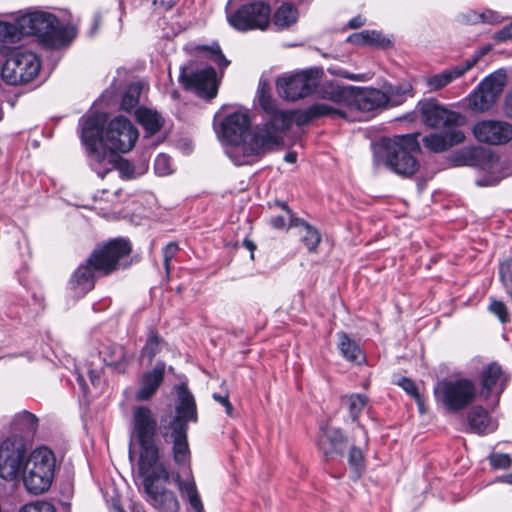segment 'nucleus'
<instances>
[{
	"mask_svg": "<svg viewBox=\"0 0 512 512\" xmlns=\"http://www.w3.org/2000/svg\"><path fill=\"white\" fill-rule=\"evenodd\" d=\"M248 114L241 111L227 115L221 123L220 135L228 144L226 154L237 166L249 165L283 142V133L289 127L284 114H275L263 124L250 129Z\"/></svg>",
	"mask_w": 512,
	"mask_h": 512,
	"instance_id": "1",
	"label": "nucleus"
},
{
	"mask_svg": "<svg viewBox=\"0 0 512 512\" xmlns=\"http://www.w3.org/2000/svg\"><path fill=\"white\" fill-rule=\"evenodd\" d=\"M188 470L191 473V468ZM138 475L142 479L147 501L158 512H178L180 509V503L175 493L163 486L170 482L171 477L182 497L186 498L189 504V512H205L195 480L191 474L189 479L183 480L179 472L171 475L166 465L159 461L147 465H138Z\"/></svg>",
	"mask_w": 512,
	"mask_h": 512,
	"instance_id": "2",
	"label": "nucleus"
},
{
	"mask_svg": "<svg viewBox=\"0 0 512 512\" xmlns=\"http://www.w3.org/2000/svg\"><path fill=\"white\" fill-rule=\"evenodd\" d=\"M132 251L125 238H115L98 246L85 263L80 264L67 283V291L74 300L84 297L95 286V272L109 275L122 266ZM126 263L124 264V266Z\"/></svg>",
	"mask_w": 512,
	"mask_h": 512,
	"instance_id": "3",
	"label": "nucleus"
},
{
	"mask_svg": "<svg viewBox=\"0 0 512 512\" xmlns=\"http://www.w3.org/2000/svg\"><path fill=\"white\" fill-rule=\"evenodd\" d=\"M178 403L176 415L162 432L166 442L172 443V455L179 468L190 469L191 452L187 431L188 422L197 420L196 403L192 393L185 384L177 387Z\"/></svg>",
	"mask_w": 512,
	"mask_h": 512,
	"instance_id": "4",
	"label": "nucleus"
},
{
	"mask_svg": "<svg viewBox=\"0 0 512 512\" xmlns=\"http://www.w3.org/2000/svg\"><path fill=\"white\" fill-rule=\"evenodd\" d=\"M417 138V134L383 138L375 147V157L397 175L410 177L420 167L414 155L420 151Z\"/></svg>",
	"mask_w": 512,
	"mask_h": 512,
	"instance_id": "5",
	"label": "nucleus"
},
{
	"mask_svg": "<svg viewBox=\"0 0 512 512\" xmlns=\"http://www.w3.org/2000/svg\"><path fill=\"white\" fill-rule=\"evenodd\" d=\"M20 23L25 36H35L42 45L49 48L63 46L74 36L72 28L61 24L54 14L45 11L23 14Z\"/></svg>",
	"mask_w": 512,
	"mask_h": 512,
	"instance_id": "6",
	"label": "nucleus"
},
{
	"mask_svg": "<svg viewBox=\"0 0 512 512\" xmlns=\"http://www.w3.org/2000/svg\"><path fill=\"white\" fill-rule=\"evenodd\" d=\"M80 124L81 139L88 152L90 165L101 178H104L113 166L112 158H115L114 152L103 144L104 119L99 114H91L82 117Z\"/></svg>",
	"mask_w": 512,
	"mask_h": 512,
	"instance_id": "7",
	"label": "nucleus"
},
{
	"mask_svg": "<svg viewBox=\"0 0 512 512\" xmlns=\"http://www.w3.org/2000/svg\"><path fill=\"white\" fill-rule=\"evenodd\" d=\"M56 459L47 447L31 452L23 468V483L26 490L34 495L46 492L54 479Z\"/></svg>",
	"mask_w": 512,
	"mask_h": 512,
	"instance_id": "8",
	"label": "nucleus"
},
{
	"mask_svg": "<svg viewBox=\"0 0 512 512\" xmlns=\"http://www.w3.org/2000/svg\"><path fill=\"white\" fill-rule=\"evenodd\" d=\"M132 435L140 446L138 465H147L161 461V453L156 444L157 420L152 410L138 406L133 410Z\"/></svg>",
	"mask_w": 512,
	"mask_h": 512,
	"instance_id": "9",
	"label": "nucleus"
},
{
	"mask_svg": "<svg viewBox=\"0 0 512 512\" xmlns=\"http://www.w3.org/2000/svg\"><path fill=\"white\" fill-rule=\"evenodd\" d=\"M476 396V385L468 378L441 380L434 387L436 402L449 413L464 410L474 402Z\"/></svg>",
	"mask_w": 512,
	"mask_h": 512,
	"instance_id": "10",
	"label": "nucleus"
},
{
	"mask_svg": "<svg viewBox=\"0 0 512 512\" xmlns=\"http://www.w3.org/2000/svg\"><path fill=\"white\" fill-rule=\"evenodd\" d=\"M456 165L472 166L484 173V177L477 180L479 186H490L498 183L506 175L503 173V166L500 158L491 150L472 146L462 149L455 156Z\"/></svg>",
	"mask_w": 512,
	"mask_h": 512,
	"instance_id": "11",
	"label": "nucleus"
},
{
	"mask_svg": "<svg viewBox=\"0 0 512 512\" xmlns=\"http://www.w3.org/2000/svg\"><path fill=\"white\" fill-rule=\"evenodd\" d=\"M226 15L229 25L237 31L266 30L270 24L271 8L264 1H253L227 10Z\"/></svg>",
	"mask_w": 512,
	"mask_h": 512,
	"instance_id": "12",
	"label": "nucleus"
},
{
	"mask_svg": "<svg viewBox=\"0 0 512 512\" xmlns=\"http://www.w3.org/2000/svg\"><path fill=\"white\" fill-rule=\"evenodd\" d=\"M40 70V61L29 50L14 51L2 67V78L10 85H19L33 80Z\"/></svg>",
	"mask_w": 512,
	"mask_h": 512,
	"instance_id": "13",
	"label": "nucleus"
},
{
	"mask_svg": "<svg viewBox=\"0 0 512 512\" xmlns=\"http://www.w3.org/2000/svg\"><path fill=\"white\" fill-rule=\"evenodd\" d=\"M323 71L319 68L302 70L277 79V89L281 97L296 101L311 95L318 87Z\"/></svg>",
	"mask_w": 512,
	"mask_h": 512,
	"instance_id": "14",
	"label": "nucleus"
},
{
	"mask_svg": "<svg viewBox=\"0 0 512 512\" xmlns=\"http://www.w3.org/2000/svg\"><path fill=\"white\" fill-rule=\"evenodd\" d=\"M506 82L507 73L504 69L491 73L470 94V108L478 112L489 110L503 92Z\"/></svg>",
	"mask_w": 512,
	"mask_h": 512,
	"instance_id": "15",
	"label": "nucleus"
},
{
	"mask_svg": "<svg viewBox=\"0 0 512 512\" xmlns=\"http://www.w3.org/2000/svg\"><path fill=\"white\" fill-rule=\"evenodd\" d=\"M26 456V449L21 438L7 437L0 445V477L14 480L19 475Z\"/></svg>",
	"mask_w": 512,
	"mask_h": 512,
	"instance_id": "16",
	"label": "nucleus"
},
{
	"mask_svg": "<svg viewBox=\"0 0 512 512\" xmlns=\"http://www.w3.org/2000/svg\"><path fill=\"white\" fill-rule=\"evenodd\" d=\"M179 81L186 90L194 92L200 98L212 99L217 94L216 72L212 67L196 71L182 67Z\"/></svg>",
	"mask_w": 512,
	"mask_h": 512,
	"instance_id": "17",
	"label": "nucleus"
},
{
	"mask_svg": "<svg viewBox=\"0 0 512 512\" xmlns=\"http://www.w3.org/2000/svg\"><path fill=\"white\" fill-rule=\"evenodd\" d=\"M419 111L423 123L431 128L458 129L463 124V116L441 106L435 100L419 102Z\"/></svg>",
	"mask_w": 512,
	"mask_h": 512,
	"instance_id": "18",
	"label": "nucleus"
},
{
	"mask_svg": "<svg viewBox=\"0 0 512 512\" xmlns=\"http://www.w3.org/2000/svg\"><path fill=\"white\" fill-rule=\"evenodd\" d=\"M105 139L110 144V151L129 152L138 139V131L128 119L117 116L113 118L105 130Z\"/></svg>",
	"mask_w": 512,
	"mask_h": 512,
	"instance_id": "19",
	"label": "nucleus"
},
{
	"mask_svg": "<svg viewBox=\"0 0 512 512\" xmlns=\"http://www.w3.org/2000/svg\"><path fill=\"white\" fill-rule=\"evenodd\" d=\"M473 134L481 143L506 144L512 140V124L501 120H482L474 125Z\"/></svg>",
	"mask_w": 512,
	"mask_h": 512,
	"instance_id": "20",
	"label": "nucleus"
},
{
	"mask_svg": "<svg viewBox=\"0 0 512 512\" xmlns=\"http://www.w3.org/2000/svg\"><path fill=\"white\" fill-rule=\"evenodd\" d=\"M508 381L509 377L502 370V367L498 363H490L480 373V395L484 399L492 396L498 399Z\"/></svg>",
	"mask_w": 512,
	"mask_h": 512,
	"instance_id": "21",
	"label": "nucleus"
},
{
	"mask_svg": "<svg viewBox=\"0 0 512 512\" xmlns=\"http://www.w3.org/2000/svg\"><path fill=\"white\" fill-rule=\"evenodd\" d=\"M389 106L387 93L377 88L355 87L350 107L370 112Z\"/></svg>",
	"mask_w": 512,
	"mask_h": 512,
	"instance_id": "22",
	"label": "nucleus"
},
{
	"mask_svg": "<svg viewBox=\"0 0 512 512\" xmlns=\"http://www.w3.org/2000/svg\"><path fill=\"white\" fill-rule=\"evenodd\" d=\"M166 365L163 361H158L149 371L142 373L139 377L138 389L135 398L138 401H148L157 392L164 381Z\"/></svg>",
	"mask_w": 512,
	"mask_h": 512,
	"instance_id": "23",
	"label": "nucleus"
},
{
	"mask_svg": "<svg viewBox=\"0 0 512 512\" xmlns=\"http://www.w3.org/2000/svg\"><path fill=\"white\" fill-rule=\"evenodd\" d=\"M443 133H431L423 137V145L430 151L439 153L448 150L465 140L464 133L459 129H444Z\"/></svg>",
	"mask_w": 512,
	"mask_h": 512,
	"instance_id": "24",
	"label": "nucleus"
},
{
	"mask_svg": "<svg viewBox=\"0 0 512 512\" xmlns=\"http://www.w3.org/2000/svg\"><path fill=\"white\" fill-rule=\"evenodd\" d=\"M318 446L325 456L342 455L347 447V438L339 428L325 427L318 438Z\"/></svg>",
	"mask_w": 512,
	"mask_h": 512,
	"instance_id": "25",
	"label": "nucleus"
},
{
	"mask_svg": "<svg viewBox=\"0 0 512 512\" xmlns=\"http://www.w3.org/2000/svg\"><path fill=\"white\" fill-rule=\"evenodd\" d=\"M289 226L300 228L299 234L302 243L306 246L309 252H316L317 247L321 242V234L318 229L310 225L305 220L295 217L292 211H288Z\"/></svg>",
	"mask_w": 512,
	"mask_h": 512,
	"instance_id": "26",
	"label": "nucleus"
},
{
	"mask_svg": "<svg viewBox=\"0 0 512 512\" xmlns=\"http://www.w3.org/2000/svg\"><path fill=\"white\" fill-rule=\"evenodd\" d=\"M467 421L470 431L477 434L492 433L498 427L497 422L481 406H475L469 411Z\"/></svg>",
	"mask_w": 512,
	"mask_h": 512,
	"instance_id": "27",
	"label": "nucleus"
},
{
	"mask_svg": "<svg viewBox=\"0 0 512 512\" xmlns=\"http://www.w3.org/2000/svg\"><path fill=\"white\" fill-rule=\"evenodd\" d=\"M353 91L354 86H344L336 82H327L322 87V97L350 107Z\"/></svg>",
	"mask_w": 512,
	"mask_h": 512,
	"instance_id": "28",
	"label": "nucleus"
},
{
	"mask_svg": "<svg viewBox=\"0 0 512 512\" xmlns=\"http://www.w3.org/2000/svg\"><path fill=\"white\" fill-rule=\"evenodd\" d=\"M101 353L103 361L107 366L114 367L121 372L125 371L126 365L132 358V355L128 354L125 347L118 344L108 345Z\"/></svg>",
	"mask_w": 512,
	"mask_h": 512,
	"instance_id": "29",
	"label": "nucleus"
},
{
	"mask_svg": "<svg viewBox=\"0 0 512 512\" xmlns=\"http://www.w3.org/2000/svg\"><path fill=\"white\" fill-rule=\"evenodd\" d=\"M465 73V70L459 64L445 69L438 74L428 76L426 78V85L429 88V91H438L450 84L455 79L462 77Z\"/></svg>",
	"mask_w": 512,
	"mask_h": 512,
	"instance_id": "30",
	"label": "nucleus"
},
{
	"mask_svg": "<svg viewBox=\"0 0 512 512\" xmlns=\"http://www.w3.org/2000/svg\"><path fill=\"white\" fill-rule=\"evenodd\" d=\"M136 119L150 136L156 134L163 126V117L154 110L140 107L136 110Z\"/></svg>",
	"mask_w": 512,
	"mask_h": 512,
	"instance_id": "31",
	"label": "nucleus"
},
{
	"mask_svg": "<svg viewBox=\"0 0 512 512\" xmlns=\"http://www.w3.org/2000/svg\"><path fill=\"white\" fill-rule=\"evenodd\" d=\"M338 337V349L342 356L348 361L361 363L364 360L362 351L359 345L352 340L345 332H339Z\"/></svg>",
	"mask_w": 512,
	"mask_h": 512,
	"instance_id": "32",
	"label": "nucleus"
},
{
	"mask_svg": "<svg viewBox=\"0 0 512 512\" xmlns=\"http://www.w3.org/2000/svg\"><path fill=\"white\" fill-rule=\"evenodd\" d=\"M341 403L346 406L352 421H357L368 405V397L363 394L352 393L342 396Z\"/></svg>",
	"mask_w": 512,
	"mask_h": 512,
	"instance_id": "33",
	"label": "nucleus"
},
{
	"mask_svg": "<svg viewBox=\"0 0 512 512\" xmlns=\"http://www.w3.org/2000/svg\"><path fill=\"white\" fill-rule=\"evenodd\" d=\"M21 24L20 16L14 23L0 21V41L8 44L20 41V39L25 36Z\"/></svg>",
	"mask_w": 512,
	"mask_h": 512,
	"instance_id": "34",
	"label": "nucleus"
},
{
	"mask_svg": "<svg viewBox=\"0 0 512 512\" xmlns=\"http://www.w3.org/2000/svg\"><path fill=\"white\" fill-rule=\"evenodd\" d=\"M162 343L163 339L160 335L154 329H151L140 351V358L147 359L148 362L151 363L154 357L161 351Z\"/></svg>",
	"mask_w": 512,
	"mask_h": 512,
	"instance_id": "35",
	"label": "nucleus"
},
{
	"mask_svg": "<svg viewBox=\"0 0 512 512\" xmlns=\"http://www.w3.org/2000/svg\"><path fill=\"white\" fill-rule=\"evenodd\" d=\"M323 116L346 118V113L342 109L335 108L325 103H316L306 109V120H313Z\"/></svg>",
	"mask_w": 512,
	"mask_h": 512,
	"instance_id": "36",
	"label": "nucleus"
},
{
	"mask_svg": "<svg viewBox=\"0 0 512 512\" xmlns=\"http://www.w3.org/2000/svg\"><path fill=\"white\" fill-rule=\"evenodd\" d=\"M348 41L356 45L373 44L376 46H385V38L380 32L375 30H363L354 33L348 37Z\"/></svg>",
	"mask_w": 512,
	"mask_h": 512,
	"instance_id": "37",
	"label": "nucleus"
},
{
	"mask_svg": "<svg viewBox=\"0 0 512 512\" xmlns=\"http://www.w3.org/2000/svg\"><path fill=\"white\" fill-rule=\"evenodd\" d=\"M298 17V12L290 4L281 5L274 14V24L278 27L285 28L295 23Z\"/></svg>",
	"mask_w": 512,
	"mask_h": 512,
	"instance_id": "38",
	"label": "nucleus"
},
{
	"mask_svg": "<svg viewBox=\"0 0 512 512\" xmlns=\"http://www.w3.org/2000/svg\"><path fill=\"white\" fill-rule=\"evenodd\" d=\"M389 105L396 106L404 103L407 98L414 96L413 87L410 83H403L399 86L389 87L388 94Z\"/></svg>",
	"mask_w": 512,
	"mask_h": 512,
	"instance_id": "39",
	"label": "nucleus"
},
{
	"mask_svg": "<svg viewBox=\"0 0 512 512\" xmlns=\"http://www.w3.org/2000/svg\"><path fill=\"white\" fill-rule=\"evenodd\" d=\"M142 89L143 85L140 82L131 83L123 94L121 109L127 112L133 110L139 102Z\"/></svg>",
	"mask_w": 512,
	"mask_h": 512,
	"instance_id": "40",
	"label": "nucleus"
},
{
	"mask_svg": "<svg viewBox=\"0 0 512 512\" xmlns=\"http://www.w3.org/2000/svg\"><path fill=\"white\" fill-rule=\"evenodd\" d=\"M499 279L500 282L512 301V259H505L499 265Z\"/></svg>",
	"mask_w": 512,
	"mask_h": 512,
	"instance_id": "41",
	"label": "nucleus"
},
{
	"mask_svg": "<svg viewBox=\"0 0 512 512\" xmlns=\"http://www.w3.org/2000/svg\"><path fill=\"white\" fill-rule=\"evenodd\" d=\"M465 17V22L470 24H475L478 22L494 24L502 21V17L497 12L491 10H487L480 14L471 12Z\"/></svg>",
	"mask_w": 512,
	"mask_h": 512,
	"instance_id": "42",
	"label": "nucleus"
},
{
	"mask_svg": "<svg viewBox=\"0 0 512 512\" xmlns=\"http://www.w3.org/2000/svg\"><path fill=\"white\" fill-rule=\"evenodd\" d=\"M348 464L358 478L364 469V457L360 448L352 446L349 450Z\"/></svg>",
	"mask_w": 512,
	"mask_h": 512,
	"instance_id": "43",
	"label": "nucleus"
},
{
	"mask_svg": "<svg viewBox=\"0 0 512 512\" xmlns=\"http://www.w3.org/2000/svg\"><path fill=\"white\" fill-rule=\"evenodd\" d=\"M259 103L267 113L271 114L270 119L275 114H284L289 119V124L291 123V117L287 113L276 110L275 103L270 95L267 94L264 86L259 89Z\"/></svg>",
	"mask_w": 512,
	"mask_h": 512,
	"instance_id": "44",
	"label": "nucleus"
},
{
	"mask_svg": "<svg viewBox=\"0 0 512 512\" xmlns=\"http://www.w3.org/2000/svg\"><path fill=\"white\" fill-rule=\"evenodd\" d=\"M15 422L21 427L22 430L31 432L35 430L38 419L34 414L28 411H23L16 415Z\"/></svg>",
	"mask_w": 512,
	"mask_h": 512,
	"instance_id": "45",
	"label": "nucleus"
},
{
	"mask_svg": "<svg viewBox=\"0 0 512 512\" xmlns=\"http://www.w3.org/2000/svg\"><path fill=\"white\" fill-rule=\"evenodd\" d=\"M114 157V159L112 158L113 166L109 171H111L113 168H117L122 177L126 179L132 178L134 176V166L128 160L119 157L115 153Z\"/></svg>",
	"mask_w": 512,
	"mask_h": 512,
	"instance_id": "46",
	"label": "nucleus"
},
{
	"mask_svg": "<svg viewBox=\"0 0 512 512\" xmlns=\"http://www.w3.org/2000/svg\"><path fill=\"white\" fill-rule=\"evenodd\" d=\"M488 310L497 316L501 323H507L510 321L507 307L503 301L491 298Z\"/></svg>",
	"mask_w": 512,
	"mask_h": 512,
	"instance_id": "47",
	"label": "nucleus"
},
{
	"mask_svg": "<svg viewBox=\"0 0 512 512\" xmlns=\"http://www.w3.org/2000/svg\"><path fill=\"white\" fill-rule=\"evenodd\" d=\"M275 205L283 209L286 213V215H279V216H273L270 218V225L274 229H284V228H290L289 226V216L288 211H291L287 204L285 202L276 201Z\"/></svg>",
	"mask_w": 512,
	"mask_h": 512,
	"instance_id": "48",
	"label": "nucleus"
},
{
	"mask_svg": "<svg viewBox=\"0 0 512 512\" xmlns=\"http://www.w3.org/2000/svg\"><path fill=\"white\" fill-rule=\"evenodd\" d=\"M154 169L159 176H165L172 172L171 160L165 154H159L154 161Z\"/></svg>",
	"mask_w": 512,
	"mask_h": 512,
	"instance_id": "49",
	"label": "nucleus"
},
{
	"mask_svg": "<svg viewBox=\"0 0 512 512\" xmlns=\"http://www.w3.org/2000/svg\"><path fill=\"white\" fill-rule=\"evenodd\" d=\"M18 512H56V510L49 502L35 501L25 504Z\"/></svg>",
	"mask_w": 512,
	"mask_h": 512,
	"instance_id": "50",
	"label": "nucleus"
},
{
	"mask_svg": "<svg viewBox=\"0 0 512 512\" xmlns=\"http://www.w3.org/2000/svg\"><path fill=\"white\" fill-rule=\"evenodd\" d=\"M209 53V58L220 68H225L229 65V61L223 55L219 45H214L211 47H203Z\"/></svg>",
	"mask_w": 512,
	"mask_h": 512,
	"instance_id": "51",
	"label": "nucleus"
},
{
	"mask_svg": "<svg viewBox=\"0 0 512 512\" xmlns=\"http://www.w3.org/2000/svg\"><path fill=\"white\" fill-rule=\"evenodd\" d=\"M489 462L495 469H507L511 465V458L508 454L493 453L489 456Z\"/></svg>",
	"mask_w": 512,
	"mask_h": 512,
	"instance_id": "52",
	"label": "nucleus"
},
{
	"mask_svg": "<svg viewBox=\"0 0 512 512\" xmlns=\"http://www.w3.org/2000/svg\"><path fill=\"white\" fill-rule=\"evenodd\" d=\"M179 247L176 243L170 242L163 248V261L167 273L170 271V262L178 252Z\"/></svg>",
	"mask_w": 512,
	"mask_h": 512,
	"instance_id": "53",
	"label": "nucleus"
},
{
	"mask_svg": "<svg viewBox=\"0 0 512 512\" xmlns=\"http://www.w3.org/2000/svg\"><path fill=\"white\" fill-rule=\"evenodd\" d=\"M489 49V47H483L477 50L471 58L466 59L462 64H460L465 70V72L472 69L479 62V60L489 51Z\"/></svg>",
	"mask_w": 512,
	"mask_h": 512,
	"instance_id": "54",
	"label": "nucleus"
},
{
	"mask_svg": "<svg viewBox=\"0 0 512 512\" xmlns=\"http://www.w3.org/2000/svg\"><path fill=\"white\" fill-rule=\"evenodd\" d=\"M398 385L407 393L409 394L410 396H412L413 398H415L417 401H419V392H418V389L417 387L415 386L414 382L407 378V377H402L399 381H398Z\"/></svg>",
	"mask_w": 512,
	"mask_h": 512,
	"instance_id": "55",
	"label": "nucleus"
},
{
	"mask_svg": "<svg viewBox=\"0 0 512 512\" xmlns=\"http://www.w3.org/2000/svg\"><path fill=\"white\" fill-rule=\"evenodd\" d=\"M176 4V0H153L152 5L155 10L167 11Z\"/></svg>",
	"mask_w": 512,
	"mask_h": 512,
	"instance_id": "56",
	"label": "nucleus"
},
{
	"mask_svg": "<svg viewBox=\"0 0 512 512\" xmlns=\"http://www.w3.org/2000/svg\"><path fill=\"white\" fill-rule=\"evenodd\" d=\"M495 38L498 41H506L508 39H511L512 38V22L509 25L502 28L501 30H499L495 34Z\"/></svg>",
	"mask_w": 512,
	"mask_h": 512,
	"instance_id": "57",
	"label": "nucleus"
},
{
	"mask_svg": "<svg viewBox=\"0 0 512 512\" xmlns=\"http://www.w3.org/2000/svg\"><path fill=\"white\" fill-rule=\"evenodd\" d=\"M504 112L507 117L512 119V91L505 98Z\"/></svg>",
	"mask_w": 512,
	"mask_h": 512,
	"instance_id": "58",
	"label": "nucleus"
},
{
	"mask_svg": "<svg viewBox=\"0 0 512 512\" xmlns=\"http://www.w3.org/2000/svg\"><path fill=\"white\" fill-rule=\"evenodd\" d=\"M364 24H365V18H363L362 16L359 15V16L352 18L349 21L348 26L351 29H356V28L363 26Z\"/></svg>",
	"mask_w": 512,
	"mask_h": 512,
	"instance_id": "59",
	"label": "nucleus"
},
{
	"mask_svg": "<svg viewBox=\"0 0 512 512\" xmlns=\"http://www.w3.org/2000/svg\"><path fill=\"white\" fill-rule=\"evenodd\" d=\"M339 75L343 78H346V79L352 80V81H363L364 80V75H362V74H353V73H349L346 71H341L339 73Z\"/></svg>",
	"mask_w": 512,
	"mask_h": 512,
	"instance_id": "60",
	"label": "nucleus"
},
{
	"mask_svg": "<svg viewBox=\"0 0 512 512\" xmlns=\"http://www.w3.org/2000/svg\"><path fill=\"white\" fill-rule=\"evenodd\" d=\"M88 375L92 385L98 386L100 382V373L96 370H89Z\"/></svg>",
	"mask_w": 512,
	"mask_h": 512,
	"instance_id": "61",
	"label": "nucleus"
},
{
	"mask_svg": "<svg viewBox=\"0 0 512 512\" xmlns=\"http://www.w3.org/2000/svg\"><path fill=\"white\" fill-rule=\"evenodd\" d=\"M243 245L251 252L250 254V258L251 259H254V250L256 249V245L253 243V241L249 240V239H245L243 241Z\"/></svg>",
	"mask_w": 512,
	"mask_h": 512,
	"instance_id": "62",
	"label": "nucleus"
},
{
	"mask_svg": "<svg viewBox=\"0 0 512 512\" xmlns=\"http://www.w3.org/2000/svg\"><path fill=\"white\" fill-rule=\"evenodd\" d=\"M212 397L215 401H217L221 405L224 404L229 399L228 394L221 395V394L214 393Z\"/></svg>",
	"mask_w": 512,
	"mask_h": 512,
	"instance_id": "63",
	"label": "nucleus"
},
{
	"mask_svg": "<svg viewBox=\"0 0 512 512\" xmlns=\"http://www.w3.org/2000/svg\"><path fill=\"white\" fill-rule=\"evenodd\" d=\"M77 382H78L79 386L81 387V389L83 390V392H86L88 390V386L85 382V379H84L83 375L80 373L77 374Z\"/></svg>",
	"mask_w": 512,
	"mask_h": 512,
	"instance_id": "64",
	"label": "nucleus"
}]
</instances>
